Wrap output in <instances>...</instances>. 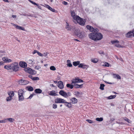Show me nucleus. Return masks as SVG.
Masks as SVG:
<instances>
[{
    "label": "nucleus",
    "instance_id": "nucleus-1",
    "mask_svg": "<svg viewBox=\"0 0 134 134\" xmlns=\"http://www.w3.org/2000/svg\"><path fill=\"white\" fill-rule=\"evenodd\" d=\"M89 37L94 41L101 40L103 37V35L100 33H91L88 35Z\"/></svg>",
    "mask_w": 134,
    "mask_h": 134
},
{
    "label": "nucleus",
    "instance_id": "nucleus-2",
    "mask_svg": "<svg viewBox=\"0 0 134 134\" xmlns=\"http://www.w3.org/2000/svg\"><path fill=\"white\" fill-rule=\"evenodd\" d=\"M77 22L79 25L82 26H84L85 25V23L86 21L85 19H83L80 17L78 15H76L75 18V20Z\"/></svg>",
    "mask_w": 134,
    "mask_h": 134
},
{
    "label": "nucleus",
    "instance_id": "nucleus-3",
    "mask_svg": "<svg viewBox=\"0 0 134 134\" xmlns=\"http://www.w3.org/2000/svg\"><path fill=\"white\" fill-rule=\"evenodd\" d=\"M12 69L14 71L16 72L19 70V67L18 64L16 62H15L12 64Z\"/></svg>",
    "mask_w": 134,
    "mask_h": 134
},
{
    "label": "nucleus",
    "instance_id": "nucleus-4",
    "mask_svg": "<svg viewBox=\"0 0 134 134\" xmlns=\"http://www.w3.org/2000/svg\"><path fill=\"white\" fill-rule=\"evenodd\" d=\"M83 82V81L81 79H79L78 77L76 78L75 79H73L72 80V83L71 84L73 83L75 84L78 83H81Z\"/></svg>",
    "mask_w": 134,
    "mask_h": 134
},
{
    "label": "nucleus",
    "instance_id": "nucleus-5",
    "mask_svg": "<svg viewBox=\"0 0 134 134\" xmlns=\"http://www.w3.org/2000/svg\"><path fill=\"white\" fill-rule=\"evenodd\" d=\"M65 101V100L60 98H56L55 100V103H64Z\"/></svg>",
    "mask_w": 134,
    "mask_h": 134
},
{
    "label": "nucleus",
    "instance_id": "nucleus-6",
    "mask_svg": "<svg viewBox=\"0 0 134 134\" xmlns=\"http://www.w3.org/2000/svg\"><path fill=\"white\" fill-rule=\"evenodd\" d=\"M19 64L21 68H25L27 67V64L25 62L20 61Z\"/></svg>",
    "mask_w": 134,
    "mask_h": 134
},
{
    "label": "nucleus",
    "instance_id": "nucleus-7",
    "mask_svg": "<svg viewBox=\"0 0 134 134\" xmlns=\"http://www.w3.org/2000/svg\"><path fill=\"white\" fill-rule=\"evenodd\" d=\"M64 103L66 107L69 108H72V105L71 104V102H66V100H65V102Z\"/></svg>",
    "mask_w": 134,
    "mask_h": 134
},
{
    "label": "nucleus",
    "instance_id": "nucleus-8",
    "mask_svg": "<svg viewBox=\"0 0 134 134\" xmlns=\"http://www.w3.org/2000/svg\"><path fill=\"white\" fill-rule=\"evenodd\" d=\"M13 24L14 26H15V27L17 29H18L19 30H20L24 31H25V29L24 28L20 26H19L15 24L12 23Z\"/></svg>",
    "mask_w": 134,
    "mask_h": 134
},
{
    "label": "nucleus",
    "instance_id": "nucleus-9",
    "mask_svg": "<svg viewBox=\"0 0 134 134\" xmlns=\"http://www.w3.org/2000/svg\"><path fill=\"white\" fill-rule=\"evenodd\" d=\"M59 93L60 95L65 97V96L67 95L66 93L62 90L60 91L59 92Z\"/></svg>",
    "mask_w": 134,
    "mask_h": 134
},
{
    "label": "nucleus",
    "instance_id": "nucleus-10",
    "mask_svg": "<svg viewBox=\"0 0 134 134\" xmlns=\"http://www.w3.org/2000/svg\"><path fill=\"white\" fill-rule=\"evenodd\" d=\"M133 34L132 31H130L126 34V36L127 37H133Z\"/></svg>",
    "mask_w": 134,
    "mask_h": 134
},
{
    "label": "nucleus",
    "instance_id": "nucleus-11",
    "mask_svg": "<svg viewBox=\"0 0 134 134\" xmlns=\"http://www.w3.org/2000/svg\"><path fill=\"white\" fill-rule=\"evenodd\" d=\"M74 92L76 96L77 97H81V96L82 94V92H80L77 91H75Z\"/></svg>",
    "mask_w": 134,
    "mask_h": 134
},
{
    "label": "nucleus",
    "instance_id": "nucleus-12",
    "mask_svg": "<svg viewBox=\"0 0 134 134\" xmlns=\"http://www.w3.org/2000/svg\"><path fill=\"white\" fill-rule=\"evenodd\" d=\"M18 84L23 83H24V84H28L29 83V82L27 80H23L21 79L18 81Z\"/></svg>",
    "mask_w": 134,
    "mask_h": 134
},
{
    "label": "nucleus",
    "instance_id": "nucleus-13",
    "mask_svg": "<svg viewBox=\"0 0 134 134\" xmlns=\"http://www.w3.org/2000/svg\"><path fill=\"white\" fill-rule=\"evenodd\" d=\"M86 27L91 32H93L94 31V28L92 26L89 25H87L86 26Z\"/></svg>",
    "mask_w": 134,
    "mask_h": 134
},
{
    "label": "nucleus",
    "instance_id": "nucleus-14",
    "mask_svg": "<svg viewBox=\"0 0 134 134\" xmlns=\"http://www.w3.org/2000/svg\"><path fill=\"white\" fill-rule=\"evenodd\" d=\"M71 103L72 104L76 103L77 102V100L75 97L71 98L70 99Z\"/></svg>",
    "mask_w": 134,
    "mask_h": 134
},
{
    "label": "nucleus",
    "instance_id": "nucleus-15",
    "mask_svg": "<svg viewBox=\"0 0 134 134\" xmlns=\"http://www.w3.org/2000/svg\"><path fill=\"white\" fill-rule=\"evenodd\" d=\"M51 83H57V84H63V82L61 81H58L57 80L54 81L53 80H51L50 81Z\"/></svg>",
    "mask_w": 134,
    "mask_h": 134
},
{
    "label": "nucleus",
    "instance_id": "nucleus-16",
    "mask_svg": "<svg viewBox=\"0 0 134 134\" xmlns=\"http://www.w3.org/2000/svg\"><path fill=\"white\" fill-rule=\"evenodd\" d=\"M113 77L114 78H116L118 79H121V76L118 74H113Z\"/></svg>",
    "mask_w": 134,
    "mask_h": 134
},
{
    "label": "nucleus",
    "instance_id": "nucleus-17",
    "mask_svg": "<svg viewBox=\"0 0 134 134\" xmlns=\"http://www.w3.org/2000/svg\"><path fill=\"white\" fill-rule=\"evenodd\" d=\"M72 30L73 31L74 30V33L76 35L80 32L79 30L78 29H76L75 27H74L73 28H72Z\"/></svg>",
    "mask_w": 134,
    "mask_h": 134
},
{
    "label": "nucleus",
    "instance_id": "nucleus-18",
    "mask_svg": "<svg viewBox=\"0 0 134 134\" xmlns=\"http://www.w3.org/2000/svg\"><path fill=\"white\" fill-rule=\"evenodd\" d=\"M83 84H74V87L75 88H81L83 87Z\"/></svg>",
    "mask_w": 134,
    "mask_h": 134
},
{
    "label": "nucleus",
    "instance_id": "nucleus-19",
    "mask_svg": "<svg viewBox=\"0 0 134 134\" xmlns=\"http://www.w3.org/2000/svg\"><path fill=\"white\" fill-rule=\"evenodd\" d=\"M34 92L36 93L40 94L42 93V90L40 88H37L35 90Z\"/></svg>",
    "mask_w": 134,
    "mask_h": 134
},
{
    "label": "nucleus",
    "instance_id": "nucleus-20",
    "mask_svg": "<svg viewBox=\"0 0 134 134\" xmlns=\"http://www.w3.org/2000/svg\"><path fill=\"white\" fill-rule=\"evenodd\" d=\"M71 15L73 19L74 20H75V18L76 17V16L75 15V12L74 10L72 11L71 12Z\"/></svg>",
    "mask_w": 134,
    "mask_h": 134
},
{
    "label": "nucleus",
    "instance_id": "nucleus-21",
    "mask_svg": "<svg viewBox=\"0 0 134 134\" xmlns=\"http://www.w3.org/2000/svg\"><path fill=\"white\" fill-rule=\"evenodd\" d=\"M31 70V69L30 68L28 67L27 68H24V70L26 72L30 74V72Z\"/></svg>",
    "mask_w": 134,
    "mask_h": 134
},
{
    "label": "nucleus",
    "instance_id": "nucleus-22",
    "mask_svg": "<svg viewBox=\"0 0 134 134\" xmlns=\"http://www.w3.org/2000/svg\"><path fill=\"white\" fill-rule=\"evenodd\" d=\"M4 68L7 70H11L12 69V64L10 65H5Z\"/></svg>",
    "mask_w": 134,
    "mask_h": 134
},
{
    "label": "nucleus",
    "instance_id": "nucleus-23",
    "mask_svg": "<svg viewBox=\"0 0 134 134\" xmlns=\"http://www.w3.org/2000/svg\"><path fill=\"white\" fill-rule=\"evenodd\" d=\"M37 53V54L39 56L41 57H42L43 56V54L39 52L38 51H37V50H35L33 52V54H34L35 53Z\"/></svg>",
    "mask_w": 134,
    "mask_h": 134
},
{
    "label": "nucleus",
    "instance_id": "nucleus-24",
    "mask_svg": "<svg viewBox=\"0 0 134 134\" xmlns=\"http://www.w3.org/2000/svg\"><path fill=\"white\" fill-rule=\"evenodd\" d=\"M26 88L28 91H32L34 90L33 88L30 86H27L26 87Z\"/></svg>",
    "mask_w": 134,
    "mask_h": 134
},
{
    "label": "nucleus",
    "instance_id": "nucleus-25",
    "mask_svg": "<svg viewBox=\"0 0 134 134\" xmlns=\"http://www.w3.org/2000/svg\"><path fill=\"white\" fill-rule=\"evenodd\" d=\"M49 94L52 96H55L57 95L56 93H55V91L54 90L51 91Z\"/></svg>",
    "mask_w": 134,
    "mask_h": 134
},
{
    "label": "nucleus",
    "instance_id": "nucleus-26",
    "mask_svg": "<svg viewBox=\"0 0 134 134\" xmlns=\"http://www.w3.org/2000/svg\"><path fill=\"white\" fill-rule=\"evenodd\" d=\"M8 94L9 96L12 97L14 95V93L13 91H10L8 93Z\"/></svg>",
    "mask_w": 134,
    "mask_h": 134
},
{
    "label": "nucleus",
    "instance_id": "nucleus-27",
    "mask_svg": "<svg viewBox=\"0 0 134 134\" xmlns=\"http://www.w3.org/2000/svg\"><path fill=\"white\" fill-rule=\"evenodd\" d=\"M80 62L79 61L74 62H73L72 64L74 66H76L80 64Z\"/></svg>",
    "mask_w": 134,
    "mask_h": 134
},
{
    "label": "nucleus",
    "instance_id": "nucleus-28",
    "mask_svg": "<svg viewBox=\"0 0 134 134\" xmlns=\"http://www.w3.org/2000/svg\"><path fill=\"white\" fill-rule=\"evenodd\" d=\"M24 92V91L22 90H19L18 92V96L23 95Z\"/></svg>",
    "mask_w": 134,
    "mask_h": 134
},
{
    "label": "nucleus",
    "instance_id": "nucleus-29",
    "mask_svg": "<svg viewBox=\"0 0 134 134\" xmlns=\"http://www.w3.org/2000/svg\"><path fill=\"white\" fill-rule=\"evenodd\" d=\"M19 100V101H21L24 99L23 95L18 96Z\"/></svg>",
    "mask_w": 134,
    "mask_h": 134
},
{
    "label": "nucleus",
    "instance_id": "nucleus-30",
    "mask_svg": "<svg viewBox=\"0 0 134 134\" xmlns=\"http://www.w3.org/2000/svg\"><path fill=\"white\" fill-rule=\"evenodd\" d=\"M67 62L68 63L67 64V65L69 67H71L72 66V65L71 63V61L70 60H68Z\"/></svg>",
    "mask_w": 134,
    "mask_h": 134
},
{
    "label": "nucleus",
    "instance_id": "nucleus-31",
    "mask_svg": "<svg viewBox=\"0 0 134 134\" xmlns=\"http://www.w3.org/2000/svg\"><path fill=\"white\" fill-rule=\"evenodd\" d=\"M36 71L35 70H33L31 69V70L30 72V74L32 75H35L36 74Z\"/></svg>",
    "mask_w": 134,
    "mask_h": 134
},
{
    "label": "nucleus",
    "instance_id": "nucleus-32",
    "mask_svg": "<svg viewBox=\"0 0 134 134\" xmlns=\"http://www.w3.org/2000/svg\"><path fill=\"white\" fill-rule=\"evenodd\" d=\"M76 36L80 38H81L83 37V36L82 35V32H79L76 35Z\"/></svg>",
    "mask_w": 134,
    "mask_h": 134
},
{
    "label": "nucleus",
    "instance_id": "nucleus-33",
    "mask_svg": "<svg viewBox=\"0 0 134 134\" xmlns=\"http://www.w3.org/2000/svg\"><path fill=\"white\" fill-rule=\"evenodd\" d=\"M116 96V95H111L110 96L108 97V99H114L115 98Z\"/></svg>",
    "mask_w": 134,
    "mask_h": 134
},
{
    "label": "nucleus",
    "instance_id": "nucleus-34",
    "mask_svg": "<svg viewBox=\"0 0 134 134\" xmlns=\"http://www.w3.org/2000/svg\"><path fill=\"white\" fill-rule=\"evenodd\" d=\"M66 29L68 30H71L72 29L71 26L69 25L67 23V25H66Z\"/></svg>",
    "mask_w": 134,
    "mask_h": 134
},
{
    "label": "nucleus",
    "instance_id": "nucleus-35",
    "mask_svg": "<svg viewBox=\"0 0 134 134\" xmlns=\"http://www.w3.org/2000/svg\"><path fill=\"white\" fill-rule=\"evenodd\" d=\"M124 120L128 123H131L132 122V121H131L128 118L126 117H125L124 119Z\"/></svg>",
    "mask_w": 134,
    "mask_h": 134
},
{
    "label": "nucleus",
    "instance_id": "nucleus-36",
    "mask_svg": "<svg viewBox=\"0 0 134 134\" xmlns=\"http://www.w3.org/2000/svg\"><path fill=\"white\" fill-rule=\"evenodd\" d=\"M5 120H6V122H7V120H8L10 122H13V121L14 120V119L12 118H8L7 119H5Z\"/></svg>",
    "mask_w": 134,
    "mask_h": 134
},
{
    "label": "nucleus",
    "instance_id": "nucleus-37",
    "mask_svg": "<svg viewBox=\"0 0 134 134\" xmlns=\"http://www.w3.org/2000/svg\"><path fill=\"white\" fill-rule=\"evenodd\" d=\"M21 15H24V16H32V15L31 14H30V13H29L28 14H27L26 13H23L22 14H21Z\"/></svg>",
    "mask_w": 134,
    "mask_h": 134
},
{
    "label": "nucleus",
    "instance_id": "nucleus-38",
    "mask_svg": "<svg viewBox=\"0 0 134 134\" xmlns=\"http://www.w3.org/2000/svg\"><path fill=\"white\" fill-rule=\"evenodd\" d=\"M66 86L71 89H72L74 87V85H73L72 84H66Z\"/></svg>",
    "mask_w": 134,
    "mask_h": 134
},
{
    "label": "nucleus",
    "instance_id": "nucleus-39",
    "mask_svg": "<svg viewBox=\"0 0 134 134\" xmlns=\"http://www.w3.org/2000/svg\"><path fill=\"white\" fill-rule=\"evenodd\" d=\"M111 42L112 44H114L115 43H119V41L117 40L111 41Z\"/></svg>",
    "mask_w": 134,
    "mask_h": 134
},
{
    "label": "nucleus",
    "instance_id": "nucleus-40",
    "mask_svg": "<svg viewBox=\"0 0 134 134\" xmlns=\"http://www.w3.org/2000/svg\"><path fill=\"white\" fill-rule=\"evenodd\" d=\"M103 119L102 118H96V120L99 121H101L103 120Z\"/></svg>",
    "mask_w": 134,
    "mask_h": 134
},
{
    "label": "nucleus",
    "instance_id": "nucleus-41",
    "mask_svg": "<svg viewBox=\"0 0 134 134\" xmlns=\"http://www.w3.org/2000/svg\"><path fill=\"white\" fill-rule=\"evenodd\" d=\"M57 86L60 89H63L64 88V84H58Z\"/></svg>",
    "mask_w": 134,
    "mask_h": 134
},
{
    "label": "nucleus",
    "instance_id": "nucleus-42",
    "mask_svg": "<svg viewBox=\"0 0 134 134\" xmlns=\"http://www.w3.org/2000/svg\"><path fill=\"white\" fill-rule=\"evenodd\" d=\"M104 84H100L99 88L101 90H104Z\"/></svg>",
    "mask_w": 134,
    "mask_h": 134
},
{
    "label": "nucleus",
    "instance_id": "nucleus-43",
    "mask_svg": "<svg viewBox=\"0 0 134 134\" xmlns=\"http://www.w3.org/2000/svg\"><path fill=\"white\" fill-rule=\"evenodd\" d=\"M91 62L94 63H96L98 61V59L96 58L94 59H91Z\"/></svg>",
    "mask_w": 134,
    "mask_h": 134
},
{
    "label": "nucleus",
    "instance_id": "nucleus-44",
    "mask_svg": "<svg viewBox=\"0 0 134 134\" xmlns=\"http://www.w3.org/2000/svg\"><path fill=\"white\" fill-rule=\"evenodd\" d=\"M94 31L92 33H99L98 32L99 31V30L98 29L96 28V29L94 28Z\"/></svg>",
    "mask_w": 134,
    "mask_h": 134
},
{
    "label": "nucleus",
    "instance_id": "nucleus-45",
    "mask_svg": "<svg viewBox=\"0 0 134 134\" xmlns=\"http://www.w3.org/2000/svg\"><path fill=\"white\" fill-rule=\"evenodd\" d=\"M50 69L52 70H56L55 67L53 66H51L50 68Z\"/></svg>",
    "mask_w": 134,
    "mask_h": 134
},
{
    "label": "nucleus",
    "instance_id": "nucleus-46",
    "mask_svg": "<svg viewBox=\"0 0 134 134\" xmlns=\"http://www.w3.org/2000/svg\"><path fill=\"white\" fill-rule=\"evenodd\" d=\"M115 46L117 47L118 48H122L123 46H122L120 44H115Z\"/></svg>",
    "mask_w": 134,
    "mask_h": 134
},
{
    "label": "nucleus",
    "instance_id": "nucleus-47",
    "mask_svg": "<svg viewBox=\"0 0 134 134\" xmlns=\"http://www.w3.org/2000/svg\"><path fill=\"white\" fill-rule=\"evenodd\" d=\"M12 99V98L11 97L9 96L7 98V101H9L10 100Z\"/></svg>",
    "mask_w": 134,
    "mask_h": 134
},
{
    "label": "nucleus",
    "instance_id": "nucleus-48",
    "mask_svg": "<svg viewBox=\"0 0 134 134\" xmlns=\"http://www.w3.org/2000/svg\"><path fill=\"white\" fill-rule=\"evenodd\" d=\"M88 67V65H85L84 64L82 68L83 69H87Z\"/></svg>",
    "mask_w": 134,
    "mask_h": 134
},
{
    "label": "nucleus",
    "instance_id": "nucleus-49",
    "mask_svg": "<svg viewBox=\"0 0 134 134\" xmlns=\"http://www.w3.org/2000/svg\"><path fill=\"white\" fill-rule=\"evenodd\" d=\"M110 64L108 63H105L103 66L106 67H109V66Z\"/></svg>",
    "mask_w": 134,
    "mask_h": 134
},
{
    "label": "nucleus",
    "instance_id": "nucleus-50",
    "mask_svg": "<svg viewBox=\"0 0 134 134\" xmlns=\"http://www.w3.org/2000/svg\"><path fill=\"white\" fill-rule=\"evenodd\" d=\"M49 10L51 11L54 12H57V11L55 9L52 8L51 7V8Z\"/></svg>",
    "mask_w": 134,
    "mask_h": 134
},
{
    "label": "nucleus",
    "instance_id": "nucleus-51",
    "mask_svg": "<svg viewBox=\"0 0 134 134\" xmlns=\"http://www.w3.org/2000/svg\"><path fill=\"white\" fill-rule=\"evenodd\" d=\"M39 80V78L38 77H34L32 79V80Z\"/></svg>",
    "mask_w": 134,
    "mask_h": 134
},
{
    "label": "nucleus",
    "instance_id": "nucleus-52",
    "mask_svg": "<svg viewBox=\"0 0 134 134\" xmlns=\"http://www.w3.org/2000/svg\"><path fill=\"white\" fill-rule=\"evenodd\" d=\"M53 108L54 109H56L57 108V105L55 104H53Z\"/></svg>",
    "mask_w": 134,
    "mask_h": 134
},
{
    "label": "nucleus",
    "instance_id": "nucleus-53",
    "mask_svg": "<svg viewBox=\"0 0 134 134\" xmlns=\"http://www.w3.org/2000/svg\"><path fill=\"white\" fill-rule=\"evenodd\" d=\"M84 63H81L79 65L78 67L82 68L83 65H84Z\"/></svg>",
    "mask_w": 134,
    "mask_h": 134
},
{
    "label": "nucleus",
    "instance_id": "nucleus-54",
    "mask_svg": "<svg viewBox=\"0 0 134 134\" xmlns=\"http://www.w3.org/2000/svg\"><path fill=\"white\" fill-rule=\"evenodd\" d=\"M67 95H66V96H65V98H67L68 97L70 96H71V94L70 93L68 92V93H66Z\"/></svg>",
    "mask_w": 134,
    "mask_h": 134
},
{
    "label": "nucleus",
    "instance_id": "nucleus-55",
    "mask_svg": "<svg viewBox=\"0 0 134 134\" xmlns=\"http://www.w3.org/2000/svg\"><path fill=\"white\" fill-rule=\"evenodd\" d=\"M7 58H8L7 57H4V58H3L2 59L5 62H7Z\"/></svg>",
    "mask_w": 134,
    "mask_h": 134
},
{
    "label": "nucleus",
    "instance_id": "nucleus-56",
    "mask_svg": "<svg viewBox=\"0 0 134 134\" xmlns=\"http://www.w3.org/2000/svg\"><path fill=\"white\" fill-rule=\"evenodd\" d=\"M41 68V67L39 66H36L35 67V69L38 70L40 69Z\"/></svg>",
    "mask_w": 134,
    "mask_h": 134
},
{
    "label": "nucleus",
    "instance_id": "nucleus-57",
    "mask_svg": "<svg viewBox=\"0 0 134 134\" xmlns=\"http://www.w3.org/2000/svg\"><path fill=\"white\" fill-rule=\"evenodd\" d=\"M86 121L90 123H92L93 122V121L87 119Z\"/></svg>",
    "mask_w": 134,
    "mask_h": 134
},
{
    "label": "nucleus",
    "instance_id": "nucleus-58",
    "mask_svg": "<svg viewBox=\"0 0 134 134\" xmlns=\"http://www.w3.org/2000/svg\"><path fill=\"white\" fill-rule=\"evenodd\" d=\"M98 52L100 54H103V55L105 54L104 52L102 51H100Z\"/></svg>",
    "mask_w": 134,
    "mask_h": 134
},
{
    "label": "nucleus",
    "instance_id": "nucleus-59",
    "mask_svg": "<svg viewBox=\"0 0 134 134\" xmlns=\"http://www.w3.org/2000/svg\"><path fill=\"white\" fill-rule=\"evenodd\" d=\"M6 120H0V123H5L6 122Z\"/></svg>",
    "mask_w": 134,
    "mask_h": 134
},
{
    "label": "nucleus",
    "instance_id": "nucleus-60",
    "mask_svg": "<svg viewBox=\"0 0 134 134\" xmlns=\"http://www.w3.org/2000/svg\"><path fill=\"white\" fill-rule=\"evenodd\" d=\"M62 3L63 4H64L65 5H66L68 4V3L67 2L65 1H64L62 2Z\"/></svg>",
    "mask_w": 134,
    "mask_h": 134
},
{
    "label": "nucleus",
    "instance_id": "nucleus-61",
    "mask_svg": "<svg viewBox=\"0 0 134 134\" xmlns=\"http://www.w3.org/2000/svg\"><path fill=\"white\" fill-rule=\"evenodd\" d=\"M31 3H32L34 5H37V4L35 2H34L32 1H31Z\"/></svg>",
    "mask_w": 134,
    "mask_h": 134
},
{
    "label": "nucleus",
    "instance_id": "nucleus-62",
    "mask_svg": "<svg viewBox=\"0 0 134 134\" xmlns=\"http://www.w3.org/2000/svg\"><path fill=\"white\" fill-rule=\"evenodd\" d=\"M46 8H48L49 10L51 8V7L49 5L47 4L46 5Z\"/></svg>",
    "mask_w": 134,
    "mask_h": 134
},
{
    "label": "nucleus",
    "instance_id": "nucleus-63",
    "mask_svg": "<svg viewBox=\"0 0 134 134\" xmlns=\"http://www.w3.org/2000/svg\"><path fill=\"white\" fill-rule=\"evenodd\" d=\"M7 59V63L10 62L12 61V60L10 59H8V58Z\"/></svg>",
    "mask_w": 134,
    "mask_h": 134
},
{
    "label": "nucleus",
    "instance_id": "nucleus-64",
    "mask_svg": "<svg viewBox=\"0 0 134 134\" xmlns=\"http://www.w3.org/2000/svg\"><path fill=\"white\" fill-rule=\"evenodd\" d=\"M29 77L31 79H32V80L33 78L34 77L31 75H30L29 76Z\"/></svg>",
    "mask_w": 134,
    "mask_h": 134
}]
</instances>
